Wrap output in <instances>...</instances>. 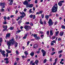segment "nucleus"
<instances>
[{
  "label": "nucleus",
  "instance_id": "obj_64",
  "mask_svg": "<svg viewBox=\"0 0 65 65\" xmlns=\"http://www.w3.org/2000/svg\"><path fill=\"white\" fill-rule=\"evenodd\" d=\"M2 38H0V41H2Z\"/></svg>",
  "mask_w": 65,
  "mask_h": 65
},
{
  "label": "nucleus",
  "instance_id": "obj_53",
  "mask_svg": "<svg viewBox=\"0 0 65 65\" xmlns=\"http://www.w3.org/2000/svg\"><path fill=\"white\" fill-rule=\"evenodd\" d=\"M47 35H49V31H48L46 32Z\"/></svg>",
  "mask_w": 65,
  "mask_h": 65
},
{
  "label": "nucleus",
  "instance_id": "obj_41",
  "mask_svg": "<svg viewBox=\"0 0 65 65\" xmlns=\"http://www.w3.org/2000/svg\"><path fill=\"white\" fill-rule=\"evenodd\" d=\"M59 2L61 3H64V1H61Z\"/></svg>",
  "mask_w": 65,
  "mask_h": 65
},
{
  "label": "nucleus",
  "instance_id": "obj_50",
  "mask_svg": "<svg viewBox=\"0 0 65 65\" xmlns=\"http://www.w3.org/2000/svg\"><path fill=\"white\" fill-rule=\"evenodd\" d=\"M30 25L31 26H33V24L31 22H30Z\"/></svg>",
  "mask_w": 65,
  "mask_h": 65
},
{
  "label": "nucleus",
  "instance_id": "obj_13",
  "mask_svg": "<svg viewBox=\"0 0 65 65\" xmlns=\"http://www.w3.org/2000/svg\"><path fill=\"white\" fill-rule=\"evenodd\" d=\"M14 44H15V47L16 48L18 46V43L17 42H15V43Z\"/></svg>",
  "mask_w": 65,
  "mask_h": 65
},
{
  "label": "nucleus",
  "instance_id": "obj_55",
  "mask_svg": "<svg viewBox=\"0 0 65 65\" xmlns=\"http://www.w3.org/2000/svg\"><path fill=\"white\" fill-rule=\"evenodd\" d=\"M23 28V26H21L20 27V29H21V30H22L21 31H23V30L22 29Z\"/></svg>",
  "mask_w": 65,
  "mask_h": 65
},
{
  "label": "nucleus",
  "instance_id": "obj_59",
  "mask_svg": "<svg viewBox=\"0 0 65 65\" xmlns=\"http://www.w3.org/2000/svg\"><path fill=\"white\" fill-rule=\"evenodd\" d=\"M20 19V17H18V19H17V21H18Z\"/></svg>",
  "mask_w": 65,
  "mask_h": 65
},
{
  "label": "nucleus",
  "instance_id": "obj_7",
  "mask_svg": "<svg viewBox=\"0 0 65 65\" xmlns=\"http://www.w3.org/2000/svg\"><path fill=\"white\" fill-rule=\"evenodd\" d=\"M42 53H43V56L44 57L45 55V54H46V52L43 49H42L41 51Z\"/></svg>",
  "mask_w": 65,
  "mask_h": 65
},
{
  "label": "nucleus",
  "instance_id": "obj_52",
  "mask_svg": "<svg viewBox=\"0 0 65 65\" xmlns=\"http://www.w3.org/2000/svg\"><path fill=\"white\" fill-rule=\"evenodd\" d=\"M8 63H9V61L8 60L6 61V64H8Z\"/></svg>",
  "mask_w": 65,
  "mask_h": 65
},
{
  "label": "nucleus",
  "instance_id": "obj_63",
  "mask_svg": "<svg viewBox=\"0 0 65 65\" xmlns=\"http://www.w3.org/2000/svg\"><path fill=\"white\" fill-rule=\"evenodd\" d=\"M55 38H56V36H54L52 38V39H55Z\"/></svg>",
  "mask_w": 65,
  "mask_h": 65
},
{
  "label": "nucleus",
  "instance_id": "obj_12",
  "mask_svg": "<svg viewBox=\"0 0 65 65\" xmlns=\"http://www.w3.org/2000/svg\"><path fill=\"white\" fill-rule=\"evenodd\" d=\"M38 47V45L36 44H35L33 46L34 48H37Z\"/></svg>",
  "mask_w": 65,
  "mask_h": 65
},
{
  "label": "nucleus",
  "instance_id": "obj_36",
  "mask_svg": "<svg viewBox=\"0 0 65 65\" xmlns=\"http://www.w3.org/2000/svg\"><path fill=\"white\" fill-rule=\"evenodd\" d=\"M33 15H30L29 17L30 18H32Z\"/></svg>",
  "mask_w": 65,
  "mask_h": 65
},
{
  "label": "nucleus",
  "instance_id": "obj_6",
  "mask_svg": "<svg viewBox=\"0 0 65 65\" xmlns=\"http://www.w3.org/2000/svg\"><path fill=\"white\" fill-rule=\"evenodd\" d=\"M5 5V3H0V6H3L2 7V8H5V6H4Z\"/></svg>",
  "mask_w": 65,
  "mask_h": 65
},
{
  "label": "nucleus",
  "instance_id": "obj_4",
  "mask_svg": "<svg viewBox=\"0 0 65 65\" xmlns=\"http://www.w3.org/2000/svg\"><path fill=\"white\" fill-rule=\"evenodd\" d=\"M23 4L24 5H26V7L27 8V6H28L29 4V3L27 1H25L24 2H23Z\"/></svg>",
  "mask_w": 65,
  "mask_h": 65
},
{
  "label": "nucleus",
  "instance_id": "obj_11",
  "mask_svg": "<svg viewBox=\"0 0 65 65\" xmlns=\"http://www.w3.org/2000/svg\"><path fill=\"white\" fill-rule=\"evenodd\" d=\"M24 28L27 31H29V29H28V25H25L24 26Z\"/></svg>",
  "mask_w": 65,
  "mask_h": 65
},
{
  "label": "nucleus",
  "instance_id": "obj_42",
  "mask_svg": "<svg viewBox=\"0 0 65 65\" xmlns=\"http://www.w3.org/2000/svg\"><path fill=\"white\" fill-rule=\"evenodd\" d=\"M31 10V9H30L29 11V13H32V11Z\"/></svg>",
  "mask_w": 65,
  "mask_h": 65
},
{
  "label": "nucleus",
  "instance_id": "obj_33",
  "mask_svg": "<svg viewBox=\"0 0 65 65\" xmlns=\"http://www.w3.org/2000/svg\"><path fill=\"white\" fill-rule=\"evenodd\" d=\"M62 52H63V50H61L60 51H59L58 53L59 54H60V53H62Z\"/></svg>",
  "mask_w": 65,
  "mask_h": 65
},
{
  "label": "nucleus",
  "instance_id": "obj_27",
  "mask_svg": "<svg viewBox=\"0 0 65 65\" xmlns=\"http://www.w3.org/2000/svg\"><path fill=\"white\" fill-rule=\"evenodd\" d=\"M22 23V21L21 20H19L18 22V23L19 24V25H20L21 23Z\"/></svg>",
  "mask_w": 65,
  "mask_h": 65
},
{
  "label": "nucleus",
  "instance_id": "obj_31",
  "mask_svg": "<svg viewBox=\"0 0 65 65\" xmlns=\"http://www.w3.org/2000/svg\"><path fill=\"white\" fill-rule=\"evenodd\" d=\"M41 16L42 17V19H43V18H44V14H41Z\"/></svg>",
  "mask_w": 65,
  "mask_h": 65
},
{
  "label": "nucleus",
  "instance_id": "obj_8",
  "mask_svg": "<svg viewBox=\"0 0 65 65\" xmlns=\"http://www.w3.org/2000/svg\"><path fill=\"white\" fill-rule=\"evenodd\" d=\"M33 5L32 4H28V6H27V7L26 8H28L29 7V8H32V7H33Z\"/></svg>",
  "mask_w": 65,
  "mask_h": 65
},
{
  "label": "nucleus",
  "instance_id": "obj_58",
  "mask_svg": "<svg viewBox=\"0 0 65 65\" xmlns=\"http://www.w3.org/2000/svg\"><path fill=\"white\" fill-rule=\"evenodd\" d=\"M33 61H31L30 62V64H32L33 63Z\"/></svg>",
  "mask_w": 65,
  "mask_h": 65
},
{
  "label": "nucleus",
  "instance_id": "obj_22",
  "mask_svg": "<svg viewBox=\"0 0 65 65\" xmlns=\"http://www.w3.org/2000/svg\"><path fill=\"white\" fill-rule=\"evenodd\" d=\"M27 34H26L25 36L23 37V39H26L27 38Z\"/></svg>",
  "mask_w": 65,
  "mask_h": 65
},
{
  "label": "nucleus",
  "instance_id": "obj_61",
  "mask_svg": "<svg viewBox=\"0 0 65 65\" xmlns=\"http://www.w3.org/2000/svg\"><path fill=\"white\" fill-rule=\"evenodd\" d=\"M50 61L51 62H52V58H50Z\"/></svg>",
  "mask_w": 65,
  "mask_h": 65
},
{
  "label": "nucleus",
  "instance_id": "obj_43",
  "mask_svg": "<svg viewBox=\"0 0 65 65\" xmlns=\"http://www.w3.org/2000/svg\"><path fill=\"white\" fill-rule=\"evenodd\" d=\"M20 17L21 18H24V15H22Z\"/></svg>",
  "mask_w": 65,
  "mask_h": 65
},
{
  "label": "nucleus",
  "instance_id": "obj_54",
  "mask_svg": "<svg viewBox=\"0 0 65 65\" xmlns=\"http://www.w3.org/2000/svg\"><path fill=\"white\" fill-rule=\"evenodd\" d=\"M10 41H14V38H12L11 40H10Z\"/></svg>",
  "mask_w": 65,
  "mask_h": 65
},
{
  "label": "nucleus",
  "instance_id": "obj_45",
  "mask_svg": "<svg viewBox=\"0 0 65 65\" xmlns=\"http://www.w3.org/2000/svg\"><path fill=\"white\" fill-rule=\"evenodd\" d=\"M29 43H30V42L29 41H28L27 43V46L29 45Z\"/></svg>",
  "mask_w": 65,
  "mask_h": 65
},
{
  "label": "nucleus",
  "instance_id": "obj_28",
  "mask_svg": "<svg viewBox=\"0 0 65 65\" xmlns=\"http://www.w3.org/2000/svg\"><path fill=\"white\" fill-rule=\"evenodd\" d=\"M61 28H62V29H65V26L62 25L61 26Z\"/></svg>",
  "mask_w": 65,
  "mask_h": 65
},
{
  "label": "nucleus",
  "instance_id": "obj_23",
  "mask_svg": "<svg viewBox=\"0 0 65 65\" xmlns=\"http://www.w3.org/2000/svg\"><path fill=\"white\" fill-rule=\"evenodd\" d=\"M14 28V27H11L9 28V29L10 30H13V28Z\"/></svg>",
  "mask_w": 65,
  "mask_h": 65
},
{
  "label": "nucleus",
  "instance_id": "obj_17",
  "mask_svg": "<svg viewBox=\"0 0 65 65\" xmlns=\"http://www.w3.org/2000/svg\"><path fill=\"white\" fill-rule=\"evenodd\" d=\"M59 32L58 31H57L56 32L55 36H57L59 34Z\"/></svg>",
  "mask_w": 65,
  "mask_h": 65
},
{
  "label": "nucleus",
  "instance_id": "obj_62",
  "mask_svg": "<svg viewBox=\"0 0 65 65\" xmlns=\"http://www.w3.org/2000/svg\"><path fill=\"white\" fill-rule=\"evenodd\" d=\"M22 57L23 58V59H24V58H25V56H22Z\"/></svg>",
  "mask_w": 65,
  "mask_h": 65
},
{
  "label": "nucleus",
  "instance_id": "obj_34",
  "mask_svg": "<svg viewBox=\"0 0 65 65\" xmlns=\"http://www.w3.org/2000/svg\"><path fill=\"white\" fill-rule=\"evenodd\" d=\"M30 24L29 22H26L25 23V24L26 25H29Z\"/></svg>",
  "mask_w": 65,
  "mask_h": 65
},
{
  "label": "nucleus",
  "instance_id": "obj_60",
  "mask_svg": "<svg viewBox=\"0 0 65 65\" xmlns=\"http://www.w3.org/2000/svg\"><path fill=\"white\" fill-rule=\"evenodd\" d=\"M58 41H60V40H61V39L60 38H59L58 39Z\"/></svg>",
  "mask_w": 65,
  "mask_h": 65
},
{
  "label": "nucleus",
  "instance_id": "obj_18",
  "mask_svg": "<svg viewBox=\"0 0 65 65\" xmlns=\"http://www.w3.org/2000/svg\"><path fill=\"white\" fill-rule=\"evenodd\" d=\"M58 5L60 6H61L62 5V3H61L60 2L58 3Z\"/></svg>",
  "mask_w": 65,
  "mask_h": 65
},
{
  "label": "nucleus",
  "instance_id": "obj_24",
  "mask_svg": "<svg viewBox=\"0 0 65 65\" xmlns=\"http://www.w3.org/2000/svg\"><path fill=\"white\" fill-rule=\"evenodd\" d=\"M24 54L26 55H28V52L27 51H25L24 52Z\"/></svg>",
  "mask_w": 65,
  "mask_h": 65
},
{
  "label": "nucleus",
  "instance_id": "obj_21",
  "mask_svg": "<svg viewBox=\"0 0 65 65\" xmlns=\"http://www.w3.org/2000/svg\"><path fill=\"white\" fill-rule=\"evenodd\" d=\"M7 24V23L6 22V21H4V22H3V24L4 25H6V24Z\"/></svg>",
  "mask_w": 65,
  "mask_h": 65
},
{
  "label": "nucleus",
  "instance_id": "obj_40",
  "mask_svg": "<svg viewBox=\"0 0 65 65\" xmlns=\"http://www.w3.org/2000/svg\"><path fill=\"white\" fill-rule=\"evenodd\" d=\"M34 37L35 38H36V37H37V35L35 34L34 35Z\"/></svg>",
  "mask_w": 65,
  "mask_h": 65
},
{
  "label": "nucleus",
  "instance_id": "obj_48",
  "mask_svg": "<svg viewBox=\"0 0 65 65\" xmlns=\"http://www.w3.org/2000/svg\"><path fill=\"white\" fill-rule=\"evenodd\" d=\"M57 23H58V22L57 21H56V22H55L54 23L55 25H56Z\"/></svg>",
  "mask_w": 65,
  "mask_h": 65
},
{
  "label": "nucleus",
  "instance_id": "obj_49",
  "mask_svg": "<svg viewBox=\"0 0 65 65\" xmlns=\"http://www.w3.org/2000/svg\"><path fill=\"white\" fill-rule=\"evenodd\" d=\"M6 57H8V53H7L6 54Z\"/></svg>",
  "mask_w": 65,
  "mask_h": 65
},
{
  "label": "nucleus",
  "instance_id": "obj_16",
  "mask_svg": "<svg viewBox=\"0 0 65 65\" xmlns=\"http://www.w3.org/2000/svg\"><path fill=\"white\" fill-rule=\"evenodd\" d=\"M49 16L48 15H46L45 16V18L46 19V20H48V19L49 18Z\"/></svg>",
  "mask_w": 65,
  "mask_h": 65
},
{
  "label": "nucleus",
  "instance_id": "obj_37",
  "mask_svg": "<svg viewBox=\"0 0 65 65\" xmlns=\"http://www.w3.org/2000/svg\"><path fill=\"white\" fill-rule=\"evenodd\" d=\"M55 54H56V53L55 52H54L51 53V55L53 56V55H54Z\"/></svg>",
  "mask_w": 65,
  "mask_h": 65
},
{
  "label": "nucleus",
  "instance_id": "obj_10",
  "mask_svg": "<svg viewBox=\"0 0 65 65\" xmlns=\"http://www.w3.org/2000/svg\"><path fill=\"white\" fill-rule=\"evenodd\" d=\"M5 51L4 50H3V51H2L1 52V53L3 56L4 57H5V55H6V54H5Z\"/></svg>",
  "mask_w": 65,
  "mask_h": 65
},
{
  "label": "nucleus",
  "instance_id": "obj_1",
  "mask_svg": "<svg viewBox=\"0 0 65 65\" xmlns=\"http://www.w3.org/2000/svg\"><path fill=\"white\" fill-rule=\"evenodd\" d=\"M14 43H15V41H7V44L8 46V49L10 48V46L11 44L13 45V44H14Z\"/></svg>",
  "mask_w": 65,
  "mask_h": 65
},
{
  "label": "nucleus",
  "instance_id": "obj_19",
  "mask_svg": "<svg viewBox=\"0 0 65 65\" xmlns=\"http://www.w3.org/2000/svg\"><path fill=\"white\" fill-rule=\"evenodd\" d=\"M34 55V53L33 52H31L30 54V55L31 56H33Z\"/></svg>",
  "mask_w": 65,
  "mask_h": 65
},
{
  "label": "nucleus",
  "instance_id": "obj_38",
  "mask_svg": "<svg viewBox=\"0 0 65 65\" xmlns=\"http://www.w3.org/2000/svg\"><path fill=\"white\" fill-rule=\"evenodd\" d=\"M8 58H6L4 59V61H8Z\"/></svg>",
  "mask_w": 65,
  "mask_h": 65
},
{
  "label": "nucleus",
  "instance_id": "obj_56",
  "mask_svg": "<svg viewBox=\"0 0 65 65\" xmlns=\"http://www.w3.org/2000/svg\"><path fill=\"white\" fill-rule=\"evenodd\" d=\"M14 17V15H11L10 16V18H13V17Z\"/></svg>",
  "mask_w": 65,
  "mask_h": 65
},
{
  "label": "nucleus",
  "instance_id": "obj_44",
  "mask_svg": "<svg viewBox=\"0 0 65 65\" xmlns=\"http://www.w3.org/2000/svg\"><path fill=\"white\" fill-rule=\"evenodd\" d=\"M43 23L44 25H46V21H45L44 20L43 22Z\"/></svg>",
  "mask_w": 65,
  "mask_h": 65
},
{
  "label": "nucleus",
  "instance_id": "obj_29",
  "mask_svg": "<svg viewBox=\"0 0 65 65\" xmlns=\"http://www.w3.org/2000/svg\"><path fill=\"white\" fill-rule=\"evenodd\" d=\"M47 61V60H46V59H45L43 61V62L44 63H46V61Z\"/></svg>",
  "mask_w": 65,
  "mask_h": 65
},
{
  "label": "nucleus",
  "instance_id": "obj_47",
  "mask_svg": "<svg viewBox=\"0 0 65 65\" xmlns=\"http://www.w3.org/2000/svg\"><path fill=\"white\" fill-rule=\"evenodd\" d=\"M1 11H3H3H4V9L2 8V9H1Z\"/></svg>",
  "mask_w": 65,
  "mask_h": 65
},
{
  "label": "nucleus",
  "instance_id": "obj_2",
  "mask_svg": "<svg viewBox=\"0 0 65 65\" xmlns=\"http://www.w3.org/2000/svg\"><path fill=\"white\" fill-rule=\"evenodd\" d=\"M57 9H58V5L57 4H55L52 8V12H56L57 11Z\"/></svg>",
  "mask_w": 65,
  "mask_h": 65
},
{
  "label": "nucleus",
  "instance_id": "obj_30",
  "mask_svg": "<svg viewBox=\"0 0 65 65\" xmlns=\"http://www.w3.org/2000/svg\"><path fill=\"white\" fill-rule=\"evenodd\" d=\"M7 18V17L6 16H4V21H6V19Z\"/></svg>",
  "mask_w": 65,
  "mask_h": 65
},
{
  "label": "nucleus",
  "instance_id": "obj_35",
  "mask_svg": "<svg viewBox=\"0 0 65 65\" xmlns=\"http://www.w3.org/2000/svg\"><path fill=\"white\" fill-rule=\"evenodd\" d=\"M33 17V19H34V20L35 19V18H36L35 15H34Z\"/></svg>",
  "mask_w": 65,
  "mask_h": 65
},
{
  "label": "nucleus",
  "instance_id": "obj_46",
  "mask_svg": "<svg viewBox=\"0 0 65 65\" xmlns=\"http://www.w3.org/2000/svg\"><path fill=\"white\" fill-rule=\"evenodd\" d=\"M19 60H20V58L18 57H17L16 58V61H19Z\"/></svg>",
  "mask_w": 65,
  "mask_h": 65
},
{
  "label": "nucleus",
  "instance_id": "obj_15",
  "mask_svg": "<svg viewBox=\"0 0 65 65\" xmlns=\"http://www.w3.org/2000/svg\"><path fill=\"white\" fill-rule=\"evenodd\" d=\"M64 34V32L63 31H61L60 33V35L61 36H62V35H63Z\"/></svg>",
  "mask_w": 65,
  "mask_h": 65
},
{
  "label": "nucleus",
  "instance_id": "obj_51",
  "mask_svg": "<svg viewBox=\"0 0 65 65\" xmlns=\"http://www.w3.org/2000/svg\"><path fill=\"white\" fill-rule=\"evenodd\" d=\"M28 28L29 29H31V27L30 26H28Z\"/></svg>",
  "mask_w": 65,
  "mask_h": 65
},
{
  "label": "nucleus",
  "instance_id": "obj_57",
  "mask_svg": "<svg viewBox=\"0 0 65 65\" xmlns=\"http://www.w3.org/2000/svg\"><path fill=\"white\" fill-rule=\"evenodd\" d=\"M7 20H10V17H8L7 18Z\"/></svg>",
  "mask_w": 65,
  "mask_h": 65
},
{
  "label": "nucleus",
  "instance_id": "obj_14",
  "mask_svg": "<svg viewBox=\"0 0 65 65\" xmlns=\"http://www.w3.org/2000/svg\"><path fill=\"white\" fill-rule=\"evenodd\" d=\"M13 4V0H11L10 1V2L9 3V5H11L12 4Z\"/></svg>",
  "mask_w": 65,
  "mask_h": 65
},
{
  "label": "nucleus",
  "instance_id": "obj_25",
  "mask_svg": "<svg viewBox=\"0 0 65 65\" xmlns=\"http://www.w3.org/2000/svg\"><path fill=\"white\" fill-rule=\"evenodd\" d=\"M38 60H36L35 61V63L37 65V64H38Z\"/></svg>",
  "mask_w": 65,
  "mask_h": 65
},
{
  "label": "nucleus",
  "instance_id": "obj_32",
  "mask_svg": "<svg viewBox=\"0 0 65 65\" xmlns=\"http://www.w3.org/2000/svg\"><path fill=\"white\" fill-rule=\"evenodd\" d=\"M44 37V35H41V38H43Z\"/></svg>",
  "mask_w": 65,
  "mask_h": 65
},
{
  "label": "nucleus",
  "instance_id": "obj_9",
  "mask_svg": "<svg viewBox=\"0 0 65 65\" xmlns=\"http://www.w3.org/2000/svg\"><path fill=\"white\" fill-rule=\"evenodd\" d=\"M10 33H8L6 35V38H10Z\"/></svg>",
  "mask_w": 65,
  "mask_h": 65
},
{
  "label": "nucleus",
  "instance_id": "obj_5",
  "mask_svg": "<svg viewBox=\"0 0 65 65\" xmlns=\"http://www.w3.org/2000/svg\"><path fill=\"white\" fill-rule=\"evenodd\" d=\"M3 27L4 28H4L3 29V31H6V30H7V31H8V30H7V25H3Z\"/></svg>",
  "mask_w": 65,
  "mask_h": 65
},
{
  "label": "nucleus",
  "instance_id": "obj_26",
  "mask_svg": "<svg viewBox=\"0 0 65 65\" xmlns=\"http://www.w3.org/2000/svg\"><path fill=\"white\" fill-rule=\"evenodd\" d=\"M35 39L37 40H39V39H40V37H37Z\"/></svg>",
  "mask_w": 65,
  "mask_h": 65
},
{
  "label": "nucleus",
  "instance_id": "obj_20",
  "mask_svg": "<svg viewBox=\"0 0 65 65\" xmlns=\"http://www.w3.org/2000/svg\"><path fill=\"white\" fill-rule=\"evenodd\" d=\"M40 24L41 25H43V22L42 21V20H41V19H40Z\"/></svg>",
  "mask_w": 65,
  "mask_h": 65
},
{
  "label": "nucleus",
  "instance_id": "obj_3",
  "mask_svg": "<svg viewBox=\"0 0 65 65\" xmlns=\"http://www.w3.org/2000/svg\"><path fill=\"white\" fill-rule=\"evenodd\" d=\"M48 23V25L50 26H51V25H53V24H54V22L52 21V20L51 19H49Z\"/></svg>",
  "mask_w": 65,
  "mask_h": 65
},
{
  "label": "nucleus",
  "instance_id": "obj_39",
  "mask_svg": "<svg viewBox=\"0 0 65 65\" xmlns=\"http://www.w3.org/2000/svg\"><path fill=\"white\" fill-rule=\"evenodd\" d=\"M16 54H17V55H19V53L18 52V51L17 50L16 51Z\"/></svg>",
  "mask_w": 65,
  "mask_h": 65
}]
</instances>
